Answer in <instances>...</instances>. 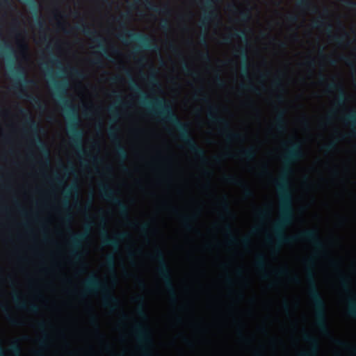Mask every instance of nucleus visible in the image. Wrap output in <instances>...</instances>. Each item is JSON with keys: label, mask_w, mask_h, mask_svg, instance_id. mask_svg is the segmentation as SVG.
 <instances>
[{"label": "nucleus", "mask_w": 356, "mask_h": 356, "mask_svg": "<svg viewBox=\"0 0 356 356\" xmlns=\"http://www.w3.org/2000/svg\"><path fill=\"white\" fill-rule=\"evenodd\" d=\"M152 258L159 264L157 273L159 277L164 282L171 301L176 302L177 300V293L172 282L170 270L165 261L163 252L161 249H156L152 255Z\"/></svg>", "instance_id": "nucleus-6"}, {"label": "nucleus", "mask_w": 356, "mask_h": 356, "mask_svg": "<svg viewBox=\"0 0 356 356\" xmlns=\"http://www.w3.org/2000/svg\"><path fill=\"white\" fill-rule=\"evenodd\" d=\"M88 238L87 232L83 233L73 234L71 236V251L70 255L75 261H81L83 257V253L81 251L82 243Z\"/></svg>", "instance_id": "nucleus-10"}, {"label": "nucleus", "mask_w": 356, "mask_h": 356, "mask_svg": "<svg viewBox=\"0 0 356 356\" xmlns=\"http://www.w3.org/2000/svg\"><path fill=\"white\" fill-rule=\"evenodd\" d=\"M287 20L291 23H294L297 22L298 17L296 15H290L287 17Z\"/></svg>", "instance_id": "nucleus-58"}, {"label": "nucleus", "mask_w": 356, "mask_h": 356, "mask_svg": "<svg viewBox=\"0 0 356 356\" xmlns=\"http://www.w3.org/2000/svg\"><path fill=\"white\" fill-rule=\"evenodd\" d=\"M129 237L128 232H124L115 234L113 238L108 236L105 229L101 233L102 242L104 245L112 246L117 248L120 245V242Z\"/></svg>", "instance_id": "nucleus-14"}, {"label": "nucleus", "mask_w": 356, "mask_h": 356, "mask_svg": "<svg viewBox=\"0 0 356 356\" xmlns=\"http://www.w3.org/2000/svg\"><path fill=\"white\" fill-rule=\"evenodd\" d=\"M329 37L331 40L341 45L344 42L345 39L348 37V33L345 32L341 35H330Z\"/></svg>", "instance_id": "nucleus-35"}, {"label": "nucleus", "mask_w": 356, "mask_h": 356, "mask_svg": "<svg viewBox=\"0 0 356 356\" xmlns=\"http://www.w3.org/2000/svg\"><path fill=\"white\" fill-rule=\"evenodd\" d=\"M296 6L304 10H309L312 8H314V11L316 10V8L313 6L309 0H298Z\"/></svg>", "instance_id": "nucleus-31"}, {"label": "nucleus", "mask_w": 356, "mask_h": 356, "mask_svg": "<svg viewBox=\"0 0 356 356\" xmlns=\"http://www.w3.org/2000/svg\"><path fill=\"white\" fill-rule=\"evenodd\" d=\"M20 92L22 93L24 96L26 97V99L31 103L35 105L38 108H41V101L38 97L27 94L26 92H25V90L22 88L20 89Z\"/></svg>", "instance_id": "nucleus-30"}, {"label": "nucleus", "mask_w": 356, "mask_h": 356, "mask_svg": "<svg viewBox=\"0 0 356 356\" xmlns=\"http://www.w3.org/2000/svg\"><path fill=\"white\" fill-rule=\"evenodd\" d=\"M56 90V96L58 98L60 104L63 106V111L70 121L68 131L71 134L72 142L77 146L81 145L83 131L78 129L79 118L76 108L65 98L66 86L65 82L54 83Z\"/></svg>", "instance_id": "nucleus-4"}, {"label": "nucleus", "mask_w": 356, "mask_h": 356, "mask_svg": "<svg viewBox=\"0 0 356 356\" xmlns=\"http://www.w3.org/2000/svg\"><path fill=\"white\" fill-rule=\"evenodd\" d=\"M237 51L240 53V55L241 56L243 60H245V66L243 68V71L245 72V74L248 75V64H247V60H248V54L246 49L241 48Z\"/></svg>", "instance_id": "nucleus-36"}, {"label": "nucleus", "mask_w": 356, "mask_h": 356, "mask_svg": "<svg viewBox=\"0 0 356 356\" xmlns=\"http://www.w3.org/2000/svg\"><path fill=\"white\" fill-rule=\"evenodd\" d=\"M273 86L276 87L277 88H282V81L280 78H277L274 80L273 81Z\"/></svg>", "instance_id": "nucleus-57"}, {"label": "nucleus", "mask_w": 356, "mask_h": 356, "mask_svg": "<svg viewBox=\"0 0 356 356\" xmlns=\"http://www.w3.org/2000/svg\"><path fill=\"white\" fill-rule=\"evenodd\" d=\"M325 24V22L322 19H316L313 22L312 26L314 28H321Z\"/></svg>", "instance_id": "nucleus-47"}, {"label": "nucleus", "mask_w": 356, "mask_h": 356, "mask_svg": "<svg viewBox=\"0 0 356 356\" xmlns=\"http://www.w3.org/2000/svg\"><path fill=\"white\" fill-rule=\"evenodd\" d=\"M118 132V128L110 127L108 129V137L113 142L115 146L116 153L119 158L124 161L127 159V152L124 147L122 145Z\"/></svg>", "instance_id": "nucleus-15"}, {"label": "nucleus", "mask_w": 356, "mask_h": 356, "mask_svg": "<svg viewBox=\"0 0 356 356\" xmlns=\"http://www.w3.org/2000/svg\"><path fill=\"white\" fill-rule=\"evenodd\" d=\"M339 282L340 285L342 287V289L346 291H348L350 289V278L348 276H346L344 275H341L339 276Z\"/></svg>", "instance_id": "nucleus-33"}, {"label": "nucleus", "mask_w": 356, "mask_h": 356, "mask_svg": "<svg viewBox=\"0 0 356 356\" xmlns=\"http://www.w3.org/2000/svg\"><path fill=\"white\" fill-rule=\"evenodd\" d=\"M183 70L188 75H193V72L189 67L187 63H184L183 65Z\"/></svg>", "instance_id": "nucleus-53"}, {"label": "nucleus", "mask_w": 356, "mask_h": 356, "mask_svg": "<svg viewBox=\"0 0 356 356\" xmlns=\"http://www.w3.org/2000/svg\"><path fill=\"white\" fill-rule=\"evenodd\" d=\"M47 323L44 321H41L38 323V329L42 332V338L40 340V345L41 346H45L48 339V335L45 331Z\"/></svg>", "instance_id": "nucleus-29"}, {"label": "nucleus", "mask_w": 356, "mask_h": 356, "mask_svg": "<svg viewBox=\"0 0 356 356\" xmlns=\"http://www.w3.org/2000/svg\"><path fill=\"white\" fill-rule=\"evenodd\" d=\"M72 192H78V186L76 184H72L65 191L66 195H70Z\"/></svg>", "instance_id": "nucleus-50"}, {"label": "nucleus", "mask_w": 356, "mask_h": 356, "mask_svg": "<svg viewBox=\"0 0 356 356\" xmlns=\"http://www.w3.org/2000/svg\"><path fill=\"white\" fill-rule=\"evenodd\" d=\"M11 351L14 354L19 355L21 353V348H20L19 345L17 343H13L11 346Z\"/></svg>", "instance_id": "nucleus-45"}, {"label": "nucleus", "mask_w": 356, "mask_h": 356, "mask_svg": "<svg viewBox=\"0 0 356 356\" xmlns=\"http://www.w3.org/2000/svg\"><path fill=\"white\" fill-rule=\"evenodd\" d=\"M13 81L15 82L14 88L18 89L19 86L26 88L29 86H33L35 85V81L33 79H29L26 77V72L24 69L21 66L18 65L12 70Z\"/></svg>", "instance_id": "nucleus-12"}, {"label": "nucleus", "mask_w": 356, "mask_h": 356, "mask_svg": "<svg viewBox=\"0 0 356 356\" xmlns=\"http://www.w3.org/2000/svg\"><path fill=\"white\" fill-rule=\"evenodd\" d=\"M162 29H168L169 28V22L167 19H163L161 24Z\"/></svg>", "instance_id": "nucleus-60"}, {"label": "nucleus", "mask_w": 356, "mask_h": 356, "mask_svg": "<svg viewBox=\"0 0 356 356\" xmlns=\"http://www.w3.org/2000/svg\"><path fill=\"white\" fill-rule=\"evenodd\" d=\"M34 144L44 154V156H46V158L47 159V163L48 164L49 163V151L48 148L47 147L46 145L44 143V142L41 140V138L37 134L34 138Z\"/></svg>", "instance_id": "nucleus-25"}, {"label": "nucleus", "mask_w": 356, "mask_h": 356, "mask_svg": "<svg viewBox=\"0 0 356 356\" xmlns=\"http://www.w3.org/2000/svg\"><path fill=\"white\" fill-rule=\"evenodd\" d=\"M276 275L279 276H286L289 275V270L286 268H282L277 271H276Z\"/></svg>", "instance_id": "nucleus-52"}, {"label": "nucleus", "mask_w": 356, "mask_h": 356, "mask_svg": "<svg viewBox=\"0 0 356 356\" xmlns=\"http://www.w3.org/2000/svg\"><path fill=\"white\" fill-rule=\"evenodd\" d=\"M70 74L72 76L77 77V78H80V79H83L85 77V74L82 71H81L76 68H74V67L70 68Z\"/></svg>", "instance_id": "nucleus-38"}, {"label": "nucleus", "mask_w": 356, "mask_h": 356, "mask_svg": "<svg viewBox=\"0 0 356 356\" xmlns=\"http://www.w3.org/2000/svg\"><path fill=\"white\" fill-rule=\"evenodd\" d=\"M225 229L226 231V232L227 233L229 237V242L231 243H236L237 240L236 238H235V236L232 234V227L229 225H226L225 226Z\"/></svg>", "instance_id": "nucleus-37"}, {"label": "nucleus", "mask_w": 356, "mask_h": 356, "mask_svg": "<svg viewBox=\"0 0 356 356\" xmlns=\"http://www.w3.org/2000/svg\"><path fill=\"white\" fill-rule=\"evenodd\" d=\"M216 82L219 86H223L225 85L224 81L218 75L216 77Z\"/></svg>", "instance_id": "nucleus-59"}, {"label": "nucleus", "mask_w": 356, "mask_h": 356, "mask_svg": "<svg viewBox=\"0 0 356 356\" xmlns=\"http://www.w3.org/2000/svg\"><path fill=\"white\" fill-rule=\"evenodd\" d=\"M285 111L280 110L278 111L275 118V129L279 132H284L286 129V123L284 118Z\"/></svg>", "instance_id": "nucleus-20"}, {"label": "nucleus", "mask_w": 356, "mask_h": 356, "mask_svg": "<svg viewBox=\"0 0 356 356\" xmlns=\"http://www.w3.org/2000/svg\"><path fill=\"white\" fill-rule=\"evenodd\" d=\"M336 147V143L335 142H330L328 144L325 145L323 147V149L326 152H330L331 151L334 150Z\"/></svg>", "instance_id": "nucleus-40"}, {"label": "nucleus", "mask_w": 356, "mask_h": 356, "mask_svg": "<svg viewBox=\"0 0 356 356\" xmlns=\"http://www.w3.org/2000/svg\"><path fill=\"white\" fill-rule=\"evenodd\" d=\"M99 191L102 197L106 200L111 202L116 206L120 211V215L125 218L128 219L129 209L127 204L116 196L115 191L107 184H100Z\"/></svg>", "instance_id": "nucleus-8"}, {"label": "nucleus", "mask_w": 356, "mask_h": 356, "mask_svg": "<svg viewBox=\"0 0 356 356\" xmlns=\"http://www.w3.org/2000/svg\"><path fill=\"white\" fill-rule=\"evenodd\" d=\"M257 214L260 218L264 219L268 215V211L266 209H262L259 211Z\"/></svg>", "instance_id": "nucleus-54"}, {"label": "nucleus", "mask_w": 356, "mask_h": 356, "mask_svg": "<svg viewBox=\"0 0 356 356\" xmlns=\"http://www.w3.org/2000/svg\"><path fill=\"white\" fill-rule=\"evenodd\" d=\"M207 117L211 122L219 124L225 129V137L227 141L242 139L243 136L241 134L229 131V123L227 120L218 115V108L216 106H210L209 107Z\"/></svg>", "instance_id": "nucleus-9"}, {"label": "nucleus", "mask_w": 356, "mask_h": 356, "mask_svg": "<svg viewBox=\"0 0 356 356\" xmlns=\"http://www.w3.org/2000/svg\"><path fill=\"white\" fill-rule=\"evenodd\" d=\"M102 293L104 305L114 311L120 305L119 300L111 292L107 284L102 282L98 277L92 275L83 284V294Z\"/></svg>", "instance_id": "nucleus-5"}, {"label": "nucleus", "mask_w": 356, "mask_h": 356, "mask_svg": "<svg viewBox=\"0 0 356 356\" xmlns=\"http://www.w3.org/2000/svg\"><path fill=\"white\" fill-rule=\"evenodd\" d=\"M138 228L143 234H145L149 229V224L148 222H144L138 225Z\"/></svg>", "instance_id": "nucleus-44"}, {"label": "nucleus", "mask_w": 356, "mask_h": 356, "mask_svg": "<svg viewBox=\"0 0 356 356\" xmlns=\"http://www.w3.org/2000/svg\"><path fill=\"white\" fill-rule=\"evenodd\" d=\"M240 19L243 22H246L250 19L249 10H241L238 12Z\"/></svg>", "instance_id": "nucleus-39"}, {"label": "nucleus", "mask_w": 356, "mask_h": 356, "mask_svg": "<svg viewBox=\"0 0 356 356\" xmlns=\"http://www.w3.org/2000/svg\"><path fill=\"white\" fill-rule=\"evenodd\" d=\"M19 111L23 116L28 117V119L26 121V124L29 125L31 130L36 134L38 130V124L32 119L29 111L22 108H19Z\"/></svg>", "instance_id": "nucleus-23"}, {"label": "nucleus", "mask_w": 356, "mask_h": 356, "mask_svg": "<svg viewBox=\"0 0 356 356\" xmlns=\"http://www.w3.org/2000/svg\"><path fill=\"white\" fill-rule=\"evenodd\" d=\"M345 6L349 9L356 10V1H345Z\"/></svg>", "instance_id": "nucleus-49"}, {"label": "nucleus", "mask_w": 356, "mask_h": 356, "mask_svg": "<svg viewBox=\"0 0 356 356\" xmlns=\"http://www.w3.org/2000/svg\"><path fill=\"white\" fill-rule=\"evenodd\" d=\"M75 29L78 31H82L85 35L92 38L93 41L97 43V47L104 54H106L107 51L104 44V40L97 34V31L92 30L85 23L75 26Z\"/></svg>", "instance_id": "nucleus-16"}, {"label": "nucleus", "mask_w": 356, "mask_h": 356, "mask_svg": "<svg viewBox=\"0 0 356 356\" xmlns=\"http://www.w3.org/2000/svg\"><path fill=\"white\" fill-rule=\"evenodd\" d=\"M225 180L227 182L232 184L238 185V186L243 185L244 186V195L246 197H252V196L253 193H252V190L250 188H248L246 185H244L243 182H242L241 180L237 179L236 177L229 175V176L225 177Z\"/></svg>", "instance_id": "nucleus-22"}, {"label": "nucleus", "mask_w": 356, "mask_h": 356, "mask_svg": "<svg viewBox=\"0 0 356 356\" xmlns=\"http://www.w3.org/2000/svg\"><path fill=\"white\" fill-rule=\"evenodd\" d=\"M135 301L138 303L137 314L143 319L147 318V314L144 307V298L141 296H138L135 298Z\"/></svg>", "instance_id": "nucleus-26"}, {"label": "nucleus", "mask_w": 356, "mask_h": 356, "mask_svg": "<svg viewBox=\"0 0 356 356\" xmlns=\"http://www.w3.org/2000/svg\"><path fill=\"white\" fill-rule=\"evenodd\" d=\"M215 0H204L202 2L204 15L200 23L201 26L206 28L208 24L218 17L217 12L214 7Z\"/></svg>", "instance_id": "nucleus-13"}, {"label": "nucleus", "mask_w": 356, "mask_h": 356, "mask_svg": "<svg viewBox=\"0 0 356 356\" xmlns=\"http://www.w3.org/2000/svg\"><path fill=\"white\" fill-rule=\"evenodd\" d=\"M127 74L131 79V90L140 95L141 102L147 107L149 113L154 116L160 117L163 120L172 124L179 131L180 139L185 143L190 152L203 163H207L206 152L192 137L188 124L182 122L179 119L170 105L163 98L156 97L152 102L147 101L145 93L138 84L132 79L129 72Z\"/></svg>", "instance_id": "nucleus-2"}, {"label": "nucleus", "mask_w": 356, "mask_h": 356, "mask_svg": "<svg viewBox=\"0 0 356 356\" xmlns=\"http://www.w3.org/2000/svg\"><path fill=\"white\" fill-rule=\"evenodd\" d=\"M241 242L243 247L247 248L250 244V239L249 237L245 236L241 239Z\"/></svg>", "instance_id": "nucleus-55"}, {"label": "nucleus", "mask_w": 356, "mask_h": 356, "mask_svg": "<svg viewBox=\"0 0 356 356\" xmlns=\"http://www.w3.org/2000/svg\"><path fill=\"white\" fill-rule=\"evenodd\" d=\"M241 88L248 89L250 91H252L253 92L257 93L258 90L256 87H254L252 83L248 84V85H240Z\"/></svg>", "instance_id": "nucleus-46"}, {"label": "nucleus", "mask_w": 356, "mask_h": 356, "mask_svg": "<svg viewBox=\"0 0 356 356\" xmlns=\"http://www.w3.org/2000/svg\"><path fill=\"white\" fill-rule=\"evenodd\" d=\"M254 265L259 271L264 273V278H267L268 275L266 273V260L264 254H259L257 255Z\"/></svg>", "instance_id": "nucleus-24"}, {"label": "nucleus", "mask_w": 356, "mask_h": 356, "mask_svg": "<svg viewBox=\"0 0 356 356\" xmlns=\"http://www.w3.org/2000/svg\"><path fill=\"white\" fill-rule=\"evenodd\" d=\"M106 265L111 268L112 270H114L115 268V259L113 255H108L106 257Z\"/></svg>", "instance_id": "nucleus-41"}, {"label": "nucleus", "mask_w": 356, "mask_h": 356, "mask_svg": "<svg viewBox=\"0 0 356 356\" xmlns=\"http://www.w3.org/2000/svg\"><path fill=\"white\" fill-rule=\"evenodd\" d=\"M194 219V216H184L182 217L183 225L187 230H191L193 229L191 222Z\"/></svg>", "instance_id": "nucleus-34"}, {"label": "nucleus", "mask_w": 356, "mask_h": 356, "mask_svg": "<svg viewBox=\"0 0 356 356\" xmlns=\"http://www.w3.org/2000/svg\"><path fill=\"white\" fill-rule=\"evenodd\" d=\"M148 80H149V83H151L152 85L157 86L159 84L156 76L154 73L151 74L149 75Z\"/></svg>", "instance_id": "nucleus-51"}, {"label": "nucleus", "mask_w": 356, "mask_h": 356, "mask_svg": "<svg viewBox=\"0 0 356 356\" xmlns=\"http://www.w3.org/2000/svg\"><path fill=\"white\" fill-rule=\"evenodd\" d=\"M201 58L206 60V61H209L210 60V56H209V54L208 51L204 53V54H201Z\"/></svg>", "instance_id": "nucleus-62"}, {"label": "nucleus", "mask_w": 356, "mask_h": 356, "mask_svg": "<svg viewBox=\"0 0 356 356\" xmlns=\"http://www.w3.org/2000/svg\"><path fill=\"white\" fill-rule=\"evenodd\" d=\"M304 154L300 143H291L284 155V168L275 186L280 197V218L273 226L276 238V246L279 248L282 244H291L298 241L311 243L316 249L321 250L324 245L316 229H306L297 235L286 236L285 229L293 220L292 195L290 191L289 176L292 172L291 165L303 158Z\"/></svg>", "instance_id": "nucleus-1"}, {"label": "nucleus", "mask_w": 356, "mask_h": 356, "mask_svg": "<svg viewBox=\"0 0 356 356\" xmlns=\"http://www.w3.org/2000/svg\"><path fill=\"white\" fill-rule=\"evenodd\" d=\"M302 339L310 345L311 349L309 352L300 353L299 356H317V352L319 346L317 339L305 332L302 334Z\"/></svg>", "instance_id": "nucleus-17"}, {"label": "nucleus", "mask_w": 356, "mask_h": 356, "mask_svg": "<svg viewBox=\"0 0 356 356\" xmlns=\"http://www.w3.org/2000/svg\"><path fill=\"white\" fill-rule=\"evenodd\" d=\"M134 334L139 343L143 344L145 356H151L150 353L145 350L146 346H150L152 343L149 331L141 324L137 323L134 327Z\"/></svg>", "instance_id": "nucleus-11"}, {"label": "nucleus", "mask_w": 356, "mask_h": 356, "mask_svg": "<svg viewBox=\"0 0 356 356\" xmlns=\"http://www.w3.org/2000/svg\"><path fill=\"white\" fill-rule=\"evenodd\" d=\"M256 154V149L251 147L250 148L241 150L238 154L240 157L243 159H245L248 161H252L255 159Z\"/></svg>", "instance_id": "nucleus-28"}, {"label": "nucleus", "mask_w": 356, "mask_h": 356, "mask_svg": "<svg viewBox=\"0 0 356 356\" xmlns=\"http://www.w3.org/2000/svg\"><path fill=\"white\" fill-rule=\"evenodd\" d=\"M7 321L13 325H21V323L19 321H18L17 318H14L10 314H8L6 316Z\"/></svg>", "instance_id": "nucleus-43"}, {"label": "nucleus", "mask_w": 356, "mask_h": 356, "mask_svg": "<svg viewBox=\"0 0 356 356\" xmlns=\"http://www.w3.org/2000/svg\"><path fill=\"white\" fill-rule=\"evenodd\" d=\"M327 90L328 92L337 91L338 97L336 103L340 106L344 105L347 100V96L341 84L335 82L330 83L327 86Z\"/></svg>", "instance_id": "nucleus-18"}, {"label": "nucleus", "mask_w": 356, "mask_h": 356, "mask_svg": "<svg viewBox=\"0 0 356 356\" xmlns=\"http://www.w3.org/2000/svg\"><path fill=\"white\" fill-rule=\"evenodd\" d=\"M244 38L245 42H248L247 37H246V33L244 31H240V33H234V34L229 35L227 37H225L223 38L224 42L227 43L229 42L232 38Z\"/></svg>", "instance_id": "nucleus-32"}, {"label": "nucleus", "mask_w": 356, "mask_h": 356, "mask_svg": "<svg viewBox=\"0 0 356 356\" xmlns=\"http://www.w3.org/2000/svg\"><path fill=\"white\" fill-rule=\"evenodd\" d=\"M334 343L342 348L348 349L350 348V346L347 342L340 339H335Z\"/></svg>", "instance_id": "nucleus-42"}, {"label": "nucleus", "mask_w": 356, "mask_h": 356, "mask_svg": "<svg viewBox=\"0 0 356 356\" xmlns=\"http://www.w3.org/2000/svg\"><path fill=\"white\" fill-rule=\"evenodd\" d=\"M54 180L56 181V183L59 185V186H63L65 184V181L63 179H60L58 176H56L54 177Z\"/></svg>", "instance_id": "nucleus-61"}, {"label": "nucleus", "mask_w": 356, "mask_h": 356, "mask_svg": "<svg viewBox=\"0 0 356 356\" xmlns=\"http://www.w3.org/2000/svg\"><path fill=\"white\" fill-rule=\"evenodd\" d=\"M143 1L145 3L147 8H148L154 12L162 13V14H165V15L170 14V10L168 6H164L163 7H162L161 8L159 6L154 3L151 0H143Z\"/></svg>", "instance_id": "nucleus-21"}, {"label": "nucleus", "mask_w": 356, "mask_h": 356, "mask_svg": "<svg viewBox=\"0 0 356 356\" xmlns=\"http://www.w3.org/2000/svg\"><path fill=\"white\" fill-rule=\"evenodd\" d=\"M35 24H36V26L38 27H39L40 30L43 29V28L44 26V24L43 21H42L38 15H37Z\"/></svg>", "instance_id": "nucleus-56"}, {"label": "nucleus", "mask_w": 356, "mask_h": 356, "mask_svg": "<svg viewBox=\"0 0 356 356\" xmlns=\"http://www.w3.org/2000/svg\"><path fill=\"white\" fill-rule=\"evenodd\" d=\"M221 207L225 212L227 213H230L229 206L227 203L226 197H224L223 201L221 202Z\"/></svg>", "instance_id": "nucleus-48"}, {"label": "nucleus", "mask_w": 356, "mask_h": 356, "mask_svg": "<svg viewBox=\"0 0 356 356\" xmlns=\"http://www.w3.org/2000/svg\"><path fill=\"white\" fill-rule=\"evenodd\" d=\"M13 299L16 306L21 309H28L29 311L36 313L39 310V307L33 303L27 305L26 302L22 300L18 293L15 292L13 293Z\"/></svg>", "instance_id": "nucleus-19"}, {"label": "nucleus", "mask_w": 356, "mask_h": 356, "mask_svg": "<svg viewBox=\"0 0 356 356\" xmlns=\"http://www.w3.org/2000/svg\"><path fill=\"white\" fill-rule=\"evenodd\" d=\"M129 13L122 14L120 17V19L122 21H126L129 19ZM116 20L119 21V19H115Z\"/></svg>", "instance_id": "nucleus-64"}, {"label": "nucleus", "mask_w": 356, "mask_h": 356, "mask_svg": "<svg viewBox=\"0 0 356 356\" xmlns=\"http://www.w3.org/2000/svg\"><path fill=\"white\" fill-rule=\"evenodd\" d=\"M345 123L350 124L353 127H356V112L353 111L343 118ZM353 136H356V127H353L351 131Z\"/></svg>", "instance_id": "nucleus-27"}, {"label": "nucleus", "mask_w": 356, "mask_h": 356, "mask_svg": "<svg viewBox=\"0 0 356 356\" xmlns=\"http://www.w3.org/2000/svg\"><path fill=\"white\" fill-rule=\"evenodd\" d=\"M305 263L306 264L307 280L309 284L308 293L315 309L316 325L321 332L327 334L328 333V327L325 313V302L316 284L314 270L315 261L313 257H310L306 259Z\"/></svg>", "instance_id": "nucleus-3"}, {"label": "nucleus", "mask_w": 356, "mask_h": 356, "mask_svg": "<svg viewBox=\"0 0 356 356\" xmlns=\"http://www.w3.org/2000/svg\"><path fill=\"white\" fill-rule=\"evenodd\" d=\"M120 26L124 29V31L119 35V39L123 42H127V38H128L130 40L136 42L138 44V47L136 51L141 48L153 51L159 49L157 44L148 35L140 33L131 32L127 30L125 23L122 22H120Z\"/></svg>", "instance_id": "nucleus-7"}, {"label": "nucleus", "mask_w": 356, "mask_h": 356, "mask_svg": "<svg viewBox=\"0 0 356 356\" xmlns=\"http://www.w3.org/2000/svg\"><path fill=\"white\" fill-rule=\"evenodd\" d=\"M109 112L111 113V114L115 118H118L119 117V115H118V113L117 111V110L115 109H113V108H109Z\"/></svg>", "instance_id": "nucleus-63"}]
</instances>
